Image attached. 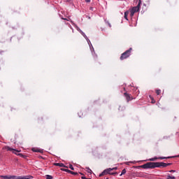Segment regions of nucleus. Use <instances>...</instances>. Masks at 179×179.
<instances>
[{
  "mask_svg": "<svg viewBox=\"0 0 179 179\" xmlns=\"http://www.w3.org/2000/svg\"><path fill=\"white\" fill-rule=\"evenodd\" d=\"M156 167H167V164L164 162H148L141 166V169H156Z\"/></svg>",
  "mask_w": 179,
  "mask_h": 179,
  "instance_id": "nucleus-1",
  "label": "nucleus"
},
{
  "mask_svg": "<svg viewBox=\"0 0 179 179\" xmlns=\"http://www.w3.org/2000/svg\"><path fill=\"white\" fill-rule=\"evenodd\" d=\"M141 5H142V1L138 0V3L136 6L133 7L131 9L129 10L130 12V17H134V15L136 13V12H139L141 9Z\"/></svg>",
  "mask_w": 179,
  "mask_h": 179,
  "instance_id": "nucleus-2",
  "label": "nucleus"
},
{
  "mask_svg": "<svg viewBox=\"0 0 179 179\" xmlns=\"http://www.w3.org/2000/svg\"><path fill=\"white\" fill-rule=\"evenodd\" d=\"M3 150H6L7 152H13L14 155H16V156H17V155L22 152V150H16L8 145L3 147Z\"/></svg>",
  "mask_w": 179,
  "mask_h": 179,
  "instance_id": "nucleus-3",
  "label": "nucleus"
},
{
  "mask_svg": "<svg viewBox=\"0 0 179 179\" xmlns=\"http://www.w3.org/2000/svg\"><path fill=\"white\" fill-rule=\"evenodd\" d=\"M131 51H132V48H130L129 50L123 52L120 56V60L124 61V59H127V58H129V57H131Z\"/></svg>",
  "mask_w": 179,
  "mask_h": 179,
  "instance_id": "nucleus-4",
  "label": "nucleus"
},
{
  "mask_svg": "<svg viewBox=\"0 0 179 179\" xmlns=\"http://www.w3.org/2000/svg\"><path fill=\"white\" fill-rule=\"evenodd\" d=\"M71 24H73V26H74V27L76 29V30H78V31H79V33H80V34H82V36H83V37L87 40L88 44L90 43V40H89V38H87V36H86V34H85V32H83L80 28H79V27H78V25L76 24H75L73 21H71Z\"/></svg>",
  "mask_w": 179,
  "mask_h": 179,
  "instance_id": "nucleus-5",
  "label": "nucleus"
},
{
  "mask_svg": "<svg viewBox=\"0 0 179 179\" xmlns=\"http://www.w3.org/2000/svg\"><path fill=\"white\" fill-rule=\"evenodd\" d=\"M113 170H118V167L115 166L114 168H108L105 169L101 173L99 174V177H103V176H106V173H110V171H113Z\"/></svg>",
  "mask_w": 179,
  "mask_h": 179,
  "instance_id": "nucleus-6",
  "label": "nucleus"
},
{
  "mask_svg": "<svg viewBox=\"0 0 179 179\" xmlns=\"http://www.w3.org/2000/svg\"><path fill=\"white\" fill-rule=\"evenodd\" d=\"M172 157H155L153 158H151L148 159L150 162H156V160L159 159V160H164V159H171Z\"/></svg>",
  "mask_w": 179,
  "mask_h": 179,
  "instance_id": "nucleus-7",
  "label": "nucleus"
},
{
  "mask_svg": "<svg viewBox=\"0 0 179 179\" xmlns=\"http://www.w3.org/2000/svg\"><path fill=\"white\" fill-rule=\"evenodd\" d=\"M124 96L127 101V103H129V101H131V100H134V97H132V96H131V94L125 92L124 93Z\"/></svg>",
  "mask_w": 179,
  "mask_h": 179,
  "instance_id": "nucleus-8",
  "label": "nucleus"
},
{
  "mask_svg": "<svg viewBox=\"0 0 179 179\" xmlns=\"http://www.w3.org/2000/svg\"><path fill=\"white\" fill-rule=\"evenodd\" d=\"M32 152H35V153H43V150L38 148H32Z\"/></svg>",
  "mask_w": 179,
  "mask_h": 179,
  "instance_id": "nucleus-9",
  "label": "nucleus"
},
{
  "mask_svg": "<svg viewBox=\"0 0 179 179\" xmlns=\"http://www.w3.org/2000/svg\"><path fill=\"white\" fill-rule=\"evenodd\" d=\"M55 166H57L59 167H66L65 164H64L63 163H55Z\"/></svg>",
  "mask_w": 179,
  "mask_h": 179,
  "instance_id": "nucleus-10",
  "label": "nucleus"
},
{
  "mask_svg": "<svg viewBox=\"0 0 179 179\" xmlns=\"http://www.w3.org/2000/svg\"><path fill=\"white\" fill-rule=\"evenodd\" d=\"M128 15H129V10L124 12V19H126V20H128Z\"/></svg>",
  "mask_w": 179,
  "mask_h": 179,
  "instance_id": "nucleus-11",
  "label": "nucleus"
},
{
  "mask_svg": "<svg viewBox=\"0 0 179 179\" xmlns=\"http://www.w3.org/2000/svg\"><path fill=\"white\" fill-rule=\"evenodd\" d=\"M17 156H20V157H23V159H26V157H27L26 155H24L22 154V153H18V154H17Z\"/></svg>",
  "mask_w": 179,
  "mask_h": 179,
  "instance_id": "nucleus-12",
  "label": "nucleus"
},
{
  "mask_svg": "<svg viewBox=\"0 0 179 179\" xmlns=\"http://www.w3.org/2000/svg\"><path fill=\"white\" fill-rule=\"evenodd\" d=\"M69 173L70 174H73V176H78V172H74V171H70Z\"/></svg>",
  "mask_w": 179,
  "mask_h": 179,
  "instance_id": "nucleus-13",
  "label": "nucleus"
},
{
  "mask_svg": "<svg viewBox=\"0 0 179 179\" xmlns=\"http://www.w3.org/2000/svg\"><path fill=\"white\" fill-rule=\"evenodd\" d=\"M166 179H176V178L174 176H171L170 175H168Z\"/></svg>",
  "mask_w": 179,
  "mask_h": 179,
  "instance_id": "nucleus-14",
  "label": "nucleus"
},
{
  "mask_svg": "<svg viewBox=\"0 0 179 179\" xmlns=\"http://www.w3.org/2000/svg\"><path fill=\"white\" fill-rule=\"evenodd\" d=\"M156 94H157V96H159V94H160V93H162V90H156Z\"/></svg>",
  "mask_w": 179,
  "mask_h": 179,
  "instance_id": "nucleus-15",
  "label": "nucleus"
},
{
  "mask_svg": "<svg viewBox=\"0 0 179 179\" xmlns=\"http://www.w3.org/2000/svg\"><path fill=\"white\" fill-rule=\"evenodd\" d=\"M126 173H127V169H123L122 171V173H121L120 176H124V174H125Z\"/></svg>",
  "mask_w": 179,
  "mask_h": 179,
  "instance_id": "nucleus-16",
  "label": "nucleus"
},
{
  "mask_svg": "<svg viewBox=\"0 0 179 179\" xmlns=\"http://www.w3.org/2000/svg\"><path fill=\"white\" fill-rule=\"evenodd\" d=\"M87 169V171L89 174H92V169H90V168H86Z\"/></svg>",
  "mask_w": 179,
  "mask_h": 179,
  "instance_id": "nucleus-17",
  "label": "nucleus"
},
{
  "mask_svg": "<svg viewBox=\"0 0 179 179\" xmlns=\"http://www.w3.org/2000/svg\"><path fill=\"white\" fill-rule=\"evenodd\" d=\"M62 171H66V173H69V171H70L71 170H69V169H62Z\"/></svg>",
  "mask_w": 179,
  "mask_h": 179,
  "instance_id": "nucleus-18",
  "label": "nucleus"
},
{
  "mask_svg": "<svg viewBox=\"0 0 179 179\" xmlns=\"http://www.w3.org/2000/svg\"><path fill=\"white\" fill-rule=\"evenodd\" d=\"M46 178H47V179H52V176L46 175Z\"/></svg>",
  "mask_w": 179,
  "mask_h": 179,
  "instance_id": "nucleus-19",
  "label": "nucleus"
},
{
  "mask_svg": "<svg viewBox=\"0 0 179 179\" xmlns=\"http://www.w3.org/2000/svg\"><path fill=\"white\" fill-rule=\"evenodd\" d=\"M69 169H71V170H75V169L73 168V166L72 165H69Z\"/></svg>",
  "mask_w": 179,
  "mask_h": 179,
  "instance_id": "nucleus-20",
  "label": "nucleus"
},
{
  "mask_svg": "<svg viewBox=\"0 0 179 179\" xmlns=\"http://www.w3.org/2000/svg\"><path fill=\"white\" fill-rule=\"evenodd\" d=\"M111 171H109V173H106V174H110V176H114V173H110Z\"/></svg>",
  "mask_w": 179,
  "mask_h": 179,
  "instance_id": "nucleus-21",
  "label": "nucleus"
},
{
  "mask_svg": "<svg viewBox=\"0 0 179 179\" xmlns=\"http://www.w3.org/2000/svg\"><path fill=\"white\" fill-rule=\"evenodd\" d=\"M169 173H176V170H171L169 171Z\"/></svg>",
  "mask_w": 179,
  "mask_h": 179,
  "instance_id": "nucleus-22",
  "label": "nucleus"
},
{
  "mask_svg": "<svg viewBox=\"0 0 179 179\" xmlns=\"http://www.w3.org/2000/svg\"><path fill=\"white\" fill-rule=\"evenodd\" d=\"M106 23L109 26V27H111V24L110 22H107Z\"/></svg>",
  "mask_w": 179,
  "mask_h": 179,
  "instance_id": "nucleus-23",
  "label": "nucleus"
},
{
  "mask_svg": "<svg viewBox=\"0 0 179 179\" xmlns=\"http://www.w3.org/2000/svg\"><path fill=\"white\" fill-rule=\"evenodd\" d=\"M168 166H171V163H168V164H166V167H167Z\"/></svg>",
  "mask_w": 179,
  "mask_h": 179,
  "instance_id": "nucleus-24",
  "label": "nucleus"
},
{
  "mask_svg": "<svg viewBox=\"0 0 179 179\" xmlns=\"http://www.w3.org/2000/svg\"><path fill=\"white\" fill-rule=\"evenodd\" d=\"M82 179H87V178L85 177V176H82L81 177Z\"/></svg>",
  "mask_w": 179,
  "mask_h": 179,
  "instance_id": "nucleus-25",
  "label": "nucleus"
},
{
  "mask_svg": "<svg viewBox=\"0 0 179 179\" xmlns=\"http://www.w3.org/2000/svg\"><path fill=\"white\" fill-rule=\"evenodd\" d=\"M64 2H69L71 0H64Z\"/></svg>",
  "mask_w": 179,
  "mask_h": 179,
  "instance_id": "nucleus-26",
  "label": "nucleus"
},
{
  "mask_svg": "<svg viewBox=\"0 0 179 179\" xmlns=\"http://www.w3.org/2000/svg\"><path fill=\"white\" fill-rule=\"evenodd\" d=\"M85 2L89 3L90 2V0H85Z\"/></svg>",
  "mask_w": 179,
  "mask_h": 179,
  "instance_id": "nucleus-27",
  "label": "nucleus"
},
{
  "mask_svg": "<svg viewBox=\"0 0 179 179\" xmlns=\"http://www.w3.org/2000/svg\"><path fill=\"white\" fill-rule=\"evenodd\" d=\"M90 10H93V7H90Z\"/></svg>",
  "mask_w": 179,
  "mask_h": 179,
  "instance_id": "nucleus-28",
  "label": "nucleus"
},
{
  "mask_svg": "<svg viewBox=\"0 0 179 179\" xmlns=\"http://www.w3.org/2000/svg\"><path fill=\"white\" fill-rule=\"evenodd\" d=\"M39 159H43V157L41 156L39 157Z\"/></svg>",
  "mask_w": 179,
  "mask_h": 179,
  "instance_id": "nucleus-29",
  "label": "nucleus"
},
{
  "mask_svg": "<svg viewBox=\"0 0 179 179\" xmlns=\"http://www.w3.org/2000/svg\"><path fill=\"white\" fill-rule=\"evenodd\" d=\"M114 174H118V173H117V172H115V173H114Z\"/></svg>",
  "mask_w": 179,
  "mask_h": 179,
  "instance_id": "nucleus-30",
  "label": "nucleus"
},
{
  "mask_svg": "<svg viewBox=\"0 0 179 179\" xmlns=\"http://www.w3.org/2000/svg\"><path fill=\"white\" fill-rule=\"evenodd\" d=\"M126 164H129V162H126Z\"/></svg>",
  "mask_w": 179,
  "mask_h": 179,
  "instance_id": "nucleus-31",
  "label": "nucleus"
},
{
  "mask_svg": "<svg viewBox=\"0 0 179 179\" xmlns=\"http://www.w3.org/2000/svg\"><path fill=\"white\" fill-rule=\"evenodd\" d=\"M80 175H81V176H83V173H80Z\"/></svg>",
  "mask_w": 179,
  "mask_h": 179,
  "instance_id": "nucleus-32",
  "label": "nucleus"
},
{
  "mask_svg": "<svg viewBox=\"0 0 179 179\" xmlns=\"http://www.w3.org/2000/svg\"><path fill=\"white\" fill-rule=\"evenodd\" d=\"M87 179H92V178H87Z\"/></svg>",
  "mask_w": 179,
  "mask_h": 179,
  "instance_id": "nucleus-33",
  "label": "nucleus"
}]
</instances>
